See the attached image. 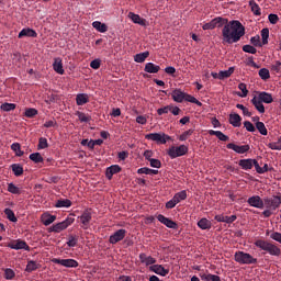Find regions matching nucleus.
<instances>
[{
  "mask_svg": "<svg viewBox=\"0 0 281 281\" xmlns=\"http://www.w3.org/2000/svg\"><path fill=\"white\" fill-rule=\"evenodd\" d=\"M149 271H153V273H156L157 276H161L162 278H166V276H168V273H170V270L166 269L161 265L150 266Z\"/></svg>",
  "mask_w": 281,
  "mask_h": 281,
  "instance_id": "f3484780",
  "label": "nucleus"
},
{
  "mask_svg": "<svg viewBox=\"0 0 281 281\" xmlns=\"http://www.w3.org/2000/svg\"><path fill=\"white\" fill-rule=\"evenodd\" d=\"M145 139H148L149 142H156V144H167L168 142L172 140V137L166 133H150L145 135Z\"/></svg>",
  "mask_w": 281,
  "mask_h": 281,
  "instance_id": "423d86ee",
  "label": "nucleus"
},
{
  "mask_svg": "<svg viewBox=\"0 0 281 281\" xmlns=\"http://www.w3.org/2000/svg\"><path fill=\"white\" fill-rule=\"evenodd\" d=\"M240 122H243V117H240L238 114H229V124H232V126L238 128L240 126Z\"/></svg>",
  "mask_w": 281,
  "mask_h": 281,
  "instance_id": "a878e982",
  "label": "nucleus"
},
{
  "mask_svg": "<svg viewBox=\"0 0 281 281\" xmlns=\"http://www.w3.org/2000/svg\"><path fill=\"white\" fill-rule=\"evenodd\" d=\"M192 133H194V130H189L183 132L180 136H179V140L180 142H186V139H188V137H190L192 135Z\"/></svg>",
  "mask_w": 281,
  "mask_h": 281,
  "instance_id": "052dcab7",
  "label": "nucleus"
},
{
  "mask_svg": "<svg viewBox=\"0 0 281 281\" xmlns=\"http://www.w3.org/2000/svg\"><path fill=\"white\" fill-rule=\"evenodd\" d=\"M0 109L4 111V113H10V111H14V109H16V104L5 102L0 105Z\"/></svg>",
  "mask_w": 281,
  "mask_h": 281,
  "instance_id": "79ce46f5",
  "label": "nucleus"
},
{
  "mask_svg": "<svg viewBox=\"0 0 281 281\" xmlns=\"http://www.w3.org/2000/svg\"><path fill=\"white\" fill-rule=\"evenodd\" d=\"M255 246H257L258 249H261V251H266V254H269L270 256H280L281 254L280 247L265 239H257L255 241Z\"/></svg>",
  "mask_w": 281,
  "mask_h": 281,
  "instance_id": "7ed1b4c3",
  "label": "nucleus"
},
{
  "mask_svg": "<svg viewBox=\"0 0 281 281\" xmlns=\"http://www.w3.org/2000/svg\"><path fill=\"white\" fill-rule=\"evenodd\" d=\"M281 205V196L280 195H272L270 198H263V207L267 210L276 211Z\"/></svg>",
  "mask_w": 281,
  "mask_h": 281,
  "instance_id": "0eeeda50",
  "label": "nucleus"
},
{
  "mask_svg": "<svg viewBox=\"0 0 281 281\" xmlns=\"http://www.w3.org/2000/svg\"><path fill=\"white\" fill-rule=\"evenodd\" d=\"M243 36H245V26L238 20L231 21L222 29V41L228 45L238 43Z\"/></svg>",
  "mask_w": 281,
  "mask_h": 281,
  "instance_id": "f257e3e1",
  "label": "nucleus"
},
{
  "mask_svg": "<svg viewBox=\"0 0 281 281\" xmlns=\"http://www.w3.org/2000/svg\"><path fill=\"white\" fill-rule=\"evenodd\" d=\"M29 158L31 161H33V164H43V161H45L41 153H33L29 156Z\"/></svg>",
  "mask_w": 281,
  "mask_h": 281,
  "instance_id": "e433bc0d",
  "label": "nucleus"
},
{
  "mask_svg": "<svg viewBox=\"0 0 281 281\" xmlns=\"http://www.w3.org/2000/svg\"><path fill=\"white\" fill-rule=\"evenodd\" d=\"M171 98L173 102L181 103L183 101L191 102V104H196L198 106H203V103L194 98L192 94L183 92L181 89H175L171 92Z\"/></svg>",
  "mask_w": 281,
  "mask_h": 281,
  "instance_id": "f03ea898",
  "label": "nucleus"
},
{
  "mask_svg": "<svg viewBox=\"0 0 281 281\" xmlns=\"http://www.w3.org/2000/svg\"><path fill=\"white\" fill-rule=\"evenodd\" d=\"M263 101L259 99V97H254L251 99V104H254L255 109H257L260 113H265V104Z\"/></svg>",
  "mask_w": 281,
  "mask_h": 281,
  "instance_id": "c756f323",
  "label": "nucleus"
},
{
  "mask_svg": "<svg viewBox=\"0 0 281 281\" xmlns=\"http://www.w3.org/2000/svg\"><path fill=\"white\" fill-rule=\"evenodd\" d=\"M74 221H76V218L67 217L65 221L53 225L49 228V232H54L55 234H60V232L67 229V227H69V225H72Z\"/></svg>",
  "mask_w": 281,
  "mask_h": 281,
  "instance_id": "6e6552de",
  "label": "nucleus"
},
{
  "mask_svg": "<svg viewBox=\"0 0 281 281\" xmlns=\"http://www.w3.org/2000/svg\"><path fill=\"white\" fill-rule=\"evenodd\" d=\"M257 98H259L261 102H265V104H271V102H273V97L268 92H260Z\"/></svg>",
  "mask_w": 281,
  "mask_h": 281,
  "instance_id": "7c9ffc66",
  "label": "nucleus"
},
{
  "mask_svg": "<svg viewBox=\"0 0 281 281\" xmlns=\"http://www.w3.org/2000/svg\"><path fill=\"white\" fill-rule=\"evenodd\" d=\"M123 238H126V229L121 228L110 236L109 243L111 245H117Z\"/></svg>",
  "mask_w": 281,
  "mask_h": 281,
  "instance_id": "9d476101",
  "label": "nucleus"
},
{
  "mask_svg": "<svg viewBox=\"0 0 281 281\" xmlns=\"http://www.w3.org/2000/svg\"><path fill=\"white\" fill-rule=\"evenodd\" d=\"M209 135H215L220 142H229V136L223 134L221 131L210 130Z\"/></svg>",
  "mask_w": 281,
  "mask_h": 281,
  "instance_id": "c85d7f7f",
  "label": "nucleus"
},
{
  "mask_svg": "<svg viewBox=\"0 0 281 281\" xmlns=\"http://www.w3.org/2000/svg\"><path fill=\"white\" fill-rule=\"evenodd\" d=\"M67 245H68L69 247H76V245H78V236L70 235V236L68 237Z\"/></svg>",
  "mask_w": 281,
  "mask_h": 281,
  "instance_id": "4d7b16f0",
  "label": "nucleus"
},
{
  "mask_svg": "<svg viewBox=\"0 0 281 281\" xmlns=\"http://www.w3.org/2000/svg\"><path fill=\"white\" fill-rule=\"evenodd\" d=\"M234 74V67H229L227 70L220 71V80H225V78H229Z\"/></svg>",
  "mask_w": 281,
  "mask_h": 281,
  "instance_id": "c03bdc74",
  "label": "nucleus"
},
{
  "mask_svg": "<svg viewBox=\"0 0 281 281\" xmlns=\"http://www.w3.org/2000/svg\"><path fill=\"white\" fill-rule=\"evenodd\" d=\"M268 148H270V150H281V136L277 142L269 143Z\"/></svg>",
  "mask_w": 281,
  "mask_h": 281,
  "instance_id": "49530a36",
  "label": "nucleus"
},
{
  "mask_svg": "<svg viewBox=\"0 0 281 281\" xmlns=\"http://www.w3.org/2000/svg\"><path fill=\"white\" fill-rule=\"evenodd\" d=\"M243 52H245L246 54H256L258 52V49H256V47H254L251 45H244Z\"/></svg>",
  "mask_w": 281,
  "mask_h": 281,
  "instance_id": "13d9d810",
  "label": "nucleus"
},
{
  "mask_svg": "<svg viewBox=\"0 0 281 281\" xmlns=\"http://www.w3.org/2000/svg\"><path fill=\"white\" fill-rule=\"evenodd\" d=\"M127 18L131 19L136 25H142L143 27H145L146 25V19H143L142 16H139V14L130 12L127 14Z\"/></svg>",
  "mask_w": 281,
  "mask_h": 281,
  "instance_id": "aec40b11",
  "label": "nucleus"
},
{
  "mask_svg": "<svg viewBox=\"0 0 281 281\" xmlns=\"http://www.w3.org/2000/svg\"><path fill=\"white\" fill-rule=\"evenodd\" d=\"M45 148H49V143H47V138L41 137L38 139L37 150H45Z\"/></svg>",
  "mask_w": 281,
  "mask_h": 281,
  "instance_id": "a18cd8bd",
  "label": "nucleus"
},
{
  "mask_svg": "<svg viewBox=\"0 0 281 281\" xmlns=\"http://www.w3.org/2000/svg\"><path fill=\"white\" fill-rule=\"evenodd\" d=\"M236 215H232V216H225V215H215V220L217 221V223H228L232 224L234 223V221H236Z\"/></svg>",
  "mask_w": 281,
  "mask_h": 281,
  "instance_id": "cd10ccee",
  "label": "nucleus"
},
{
  "mask_svg": "<svg viewBox=\"0 0 281 281\" xmlns=\"http://www.w3.org/2000/svg\"><path fill=\"white\" fill-rule=\"evenodd\" d=\"M249 8H250L251 12L255 14V16H260V14H262L260 5H258V3H256V1L250 0Z\"/></svg>",
  "mask_w": 281,
  "mask_h": 281,
  "instance_id": "2f4dec72",
  "label": "nucleus"
},
{
  "mask_svg": "<svg viewBox=\"0 0 281 281\" xmlns=\"http://www.w3.org/2000/svg\"><path fill=\"white\" fill-rule=\"evenodd\" d=\"M53 69L56 71V74H59V76L65 74V69L63 68V59H60V57L54 59Z\"/></svg>",
  "mask_w": 281,
  "mask_h": 281,
  "instance_id": "4be33fe9",
  "label": "nucleus"
},
{
  "mask_svg": "<svg viewBox=\"0 0 281 281\" xmlns=\"http://www.w3.org/2000/svg\"><path fill=\"white\" fill-rule=\"evenodd\" d=\"M41 221H42L43 225H45V227H49V225H52V223H54V221H56V215H52L49 213H44L41 216Z\"/></svg>",
  "mask_w": 281,
  "mask_h": 281,
  "instance_id": "412c9836",
  "label": "nucleus"
},
{
  "mask_svg": "<svg viewBox=\"0 0 281 281\" xmlns=\"http://www.w3.org/2000/svg\"><path fill=\"white\" fill-rule=\"evenodd\" d=\"M76 115L80 122H91V116L85 114V112H77Z\"/></svg>",
  "mask_w": 281,
  "mask_h": 281,
  "instance_id": "6e6d98bb",
  "label": "nucleus"
},
{
  "mask_svg": "<svg viewBox=\"0 0 281 281\" xmlns=\"http://www.w3.org/2000/svg\"><path fill=\"white\" fill-rule=\"evenodd\" d=\"M117 172H122V167H120V165H112L106 168L105 177L111 181L113 179V175H117Z\"/></svg>",
  "mask_w": 281,
  "mask_h": 281,
  "instance_id": "a211bd4d",
  "label": "nucleus"
},
{
  "mask_svg": "<svg viewBox=\"0 0 281 281\" xmlns=\"http://www.w3.org/2000/svg\"><path fill=\"white\" fill-rule=\"evenodd\" d=\"M226 148H228V150H234L235 153H237L238 155H245V153H249V145H236L234 143H228L226 145Z\"/></svg>",
  "mask_w": 281,
  "mask_h": 281,
  "instance_id": "f8f14e48",
  "label": "nucleus"
},
{
  "mask_svg": "<svg viewBox=\"0 0 281 281\" xmlns=\"http://www.w3.org/2000/svg\"><path fill=\"white\" fill-rule=\"evenodd\" d=\"M25 117H35V115H38V110L34 108H29L24 112Z\"/></svg>",
  "mask_w": 281,
  "mask_h": 281,
  "instance_id": "603ef678",
  "label": "nucleus"
},
{
  "mask_svg": "<svg viewBox=\"0 0 281 281\" xmlns=\"http://www.w3.org/2000/svg\"><path fill=\"white\" fill-rule=\"evenodd\" d=\"M78 218L82 225L81 227L83 229H89V223H91V218H92L91 211L90 210L83 211L81 216H79Z\"/></svg>",
  "mask_w": 281,
  "mask_h": 281,
  "instance_id": "2eb2a0df",
  "label": "nucleus"
},
{
  "mask_svg": "<svg viewBox=\"0 0 281 281\" xmlns=\"http://www.w3.org/2000/svg\"><path fill=\"white\" fill-rule=\"evenodd\" d=\"M213 23H214V27H226L227 25H229V20L225 19V18H214L213 19Z\"/></svg>",
  "mask_w": 281,
  "mask_h": 281,
  "instance_id": "393cba45",
  "label": "nucleus"
},
{
  "mask_svg": "<svg viewBox=\"0 0 281 281\" xmlns=\"http://www.w3.org/2000/svg\"><path fill=\"white\" fill-rule=\"evenodd\" d=\"M235 262L239 265H256L258 263V259L245 251H237L235 252Z\"/></svg>",
  "mask_w": 281,
  "mask_h": 281,
  "instance_id": "20e7f679",
  "label": "nucleus"
},
{
  "mask_svg": "<svg viewBox=\"0 0 281 281\" xmlns=\"http://www.w3.org/2000/svg\"><path fill=\"white\" fill-rule=\"evenodd\" d=\"M198 227H200V229H212V222L203 217L198 222Z\"/></svg>",
  "mask_w": 281,
  "mask_h": 281,
  "instance_id": "473e14b6",
  "label": "nucleus"
},
{
  "mask_svg": "<svg viewBox=\"0 0 281 281\" xmlns=\"http://www.w3.org/2000/svg\"><path fill=\"white\" fill-rule=\"evenodd\" d=\"M261 38L262 45H267L269 43V30L267 27L261 30Z\"/></svg>",
  "mask_w": 281,
  "mask_h": 281,
  "instance_id": "8fccbe9b",
  "label": "nucleus"
},
{
  "mask_svg": "<svg viewBox=\"0 0 281 281\" xmlns=\"http://www.w3.org/2000/svg\"><path fill=\"white\" fill-rule=\"evenodd\" d=\"M8 192H11V194H21V189L19 187L14 186V183H9Z\"/></svg>",
  "mask_w": 281,
  "mask_h": 281,
  "instance_id": "864d4df0",
  "label": "nucleus"
},
{
  "mask_svg": "<svg viewBox=\"0 0 281 281\" xmlns=\"http://www.w3.org/2000/svg\"><path fill=\"white\" fill-rule=\"evenodd\" d=\"M25 36L29 38H36V36H38V33H36L34 29L26 27L19 33L18 38H23Z\"/></svg>",
  "mask_w": 281,
  "mask_h": 281,
  "instance_id": "6ab92c4d",
  "label": "nucleus"
},
{
  "mask_svg": "<svg viewBox=\"0 0 281 281\" xmlns=\"http://www.w3.org/2000/svg\"><path fill=\"white\" fill-rule=\"evenodd\" d=\"M176 203H181V201H186L188 199V192L182 190L173 195Z\"/></svg>",
  "mask_w": 281,
  "mask_h": 281,
  "instance_id": "72a5a7b5",
  "label": "nucleus"
},
{
  "mask_svg": "<svg viewBox=\"0 0 281 281\" xmlns=\"http://www.w3.org/2000/svg\"><path fill=\"white\" fill-rule=\"evenodd\" d=\"M36 269H38V263L34 260H30L26 265L25 271L27 273H32V271H36Z\"/></svg>",
  "mask_w": 281,
  "mask_h": 281,
  "instance_id": "37998d69",
  "label": "nucleus"
},
{
  "mask_svg": "<svg viewBox=\"0 0 281 281\" xmlns=\"http://www.w3.org/2000/svg\"><path fill=\"white\" fill-rule=\"evenodd\" d=\"M160 69L161 67L155 65L154 63H147L145 65L144 71H146V74H159Z\"/></svg>",
  "mask_w": 281,
  "mask_h": 281,
  "instance_id": "bb28decb",
  "label": "nucleus"
},
{
  "mask_svg": "<svg viewBox=\"0 0 281 281\" xmlns=\"http://www.w3.org/2000/svg\"><path fill=\"white\" fill-rule=\"evenodd\" d=\"M259 77L261 78V80H269V78H271V74L269 72V69L261 68L259 70Z\"/></svg>",
  "mask_w": 281,
  "mask_h": 281,
  "instance_id": "09e8293b",
  "label": "nucleus"
},
{
  "mask_svg": "<svg viewBox=\"0 0 281 281\" xmlns=\"http://www.w3.org/2000/svg\"><path fill=\"white\" fill-rule=\"evenodd\" d=\"M247 203L250 204L251 207H257L258 210H262V207H265V200L260 199L259 195L250 196L247 200Z\"/></svg>",
  "mask_w": 281,
  "mask_h": 281,
  "instance_id": "dca6fc26",
  "label": "nucleus"
},
{
  "mask_svg": "<svg viewBox=\"0 0 281 281\" xmlns=\"http://www.w3.org/2000/svg\"><path fill=\"white\" fill-rule=\"evenodd\" d=\"M149 165L151 168H161V160L159 159H149Z\"/></svg>",
  "mask_w": 281,
  "mask_h": 281,
  "instance_id": "69168bd1",
  "label": "nucleus"
},
{
  "mask_svg": "<svg viewBox=\"0 0 281 281\" xmlns=\"http://www.w3.org/2000/svg\"><path fill=\"white\" fill-rule=\"evenodd\" d=\"M4 214L8 221H11V223H16V221H19V218H16V215L14 214V211H12L11 209H5Z\"/></svg>",
  "mask_w": 281,
  "mask_h": 281,
  "instance_id": "a19ab883",
  "label": "nucleus"
},
{
  "mask_svg": "<svg viewBox=\"0 0 281 281\" xmlns=\"http://www.w3.org/2000/svg\"><path fill=\"white\" fill-rule=\"evenodd\" d=\"M11 150H13V153H15L16 157H23V155H25V153L23 150H21V144H19V143H13L11 145Z\"/></svg>",
  "mask_w": 281,
  "mask_h": 281,
  "instance_id": "ea45409f",
  "label": "nucleus"
},
{
  "mask_svg": "<svg viewBox=\"0 0 281 281\" xmlns=\"http://www.w3.org/2000/svg\"><path fill=\"white\" fill-rule=\"evenodd\" d=\"M268 21H270V23L272 25H276L278 23V21H280V18L278 16V14H274V13H270L268 15Z\"/></svg>",
  "mask_w": 281,
  "mask_h": 281,
  "instance_id": "e2e57ef3",
  "label": "nucleus"
},
{
  "mask_svg": "<svg viewBox=\"0 0 281 281\" xmlns=\"http://www.w3.org/2000/svg\"><path fill=\"white\" fill-rule=\"evenodd\" d=\"M89 102V94L87 93H79L76 97V104L77 106H85Z\"/></svg>",
  "mask_w": 281,
  "mask_h": 281,
  "instance_id": "5701e85b",
  "label": "nucleus"
},
{
  "mask_svg": "<svg viewBox=\"0 0 281 281\" xmlns=\"http://www.w3.org/2000/svg\"><path fill=\"white\" fill-rule=\"evenodd\" d=\"M16 276V273L14 272V270L7 268L4 270V278L5 280H14V277Z\"/></svg>",
  "mask_w": 281,
  "mask_h": 281,
  "instance_id": "5fc2aeb1",
  "label": "nucleus"
},
{
  "mask_svg": "<svg viewBox=\"0 0 281 281\" xmlns=\"http://www.w3.org/2000/svg\"><path fill=\"white\" fill-rule=\"evenodd\" d=\"M92 27L97 30V32H100L101 34H104L105 32H109V26L105 23H102L100 21H94L92 23Z\"/></svg>",
  "mask_w": 281,
  "mask_h": 281,
  "instance_id": "b1692460",
  "label": "nucleus"
},
{
  "mask_svg": "<svg viewBox=\"0 0 281 281\" xmlns=\"http://www.w3.org/2000/svg\"><path fill=\"white\" fill-rule=\"evenodd\" d=\"M238 89H239V91H241V92H238L237 95H238L239 98H247V95L249 94V90H247V85L240 82V83L238 85Z\"/></svg>",
  "mask_w": 281,
  "mask_h": 281,
  "instance_id": "c9c22d12",
  "label": "nucleus"
},
{
  "mask_svg": "<svg viewBox=\"0 0 281 281\" xmlns=\"http://www.w3.org/2000/svg\"><path fill=\"white\" fill-rule=\"evenodd\" d=\"M256 172H258V175H265V172H269V165L265 164L263 167H260V164L257 162Z\"/></svg>",
  "mask_w": 281,
  "mask_h": 281,
  "instance_id": "3c124183",
  "label": "nucleus"
},
{
  "mask_svg": "<svg viewBox=\"0 0 281 281\" xmlns=\"http://www.w3.org/2000/svg\"><path fill=\"white\" fill-rule=\"evenodd\" d=\"M148 56H150L149 52L139 53L134 56V60L135 63H144Z\"/></svg>",
  "mask_w": 281,
  "mask_h": 281,
  "instance_id": "58836bf2",
  "label": "nucleus"
},
{
  "mask_svg": "<svg viewBox=\"0 0 281 281\" xmlns=\"http://www.w3.org/2000/svg\"><path fill=\"white\" fill-rule=\"evenodd\" d=\"M55 207H71V200L69 199H60L55 203Z\"/></svg>",
  "mask_w": 281,
  "mask_h": 281,
  "instance_id": "f704fd0d",
  "label": "nucleus"
},
{
  "mask_svg": "<svg viewBox=\"0 0 281 281\" xmlns=\"http://www.w3.org/2000/svg\"><path fill=\"white\" fill-rule=\"evenodd\" d=\"M52 262H54V265H61V267H66L67 269H76V267H78V262L75 259L53 258Z\"/></svg>",
  "mask_w": 281,
  "mask_h": 281,
  "instance_id": "1a4fd4ad",
  "label": "nucleus"
},
{
  "mask_svg": "<svg viewBox=\"0 0 281 281\" xmlns=\"http://www.w3.org/2000/svg\"><path fill=\"white\" fill-rule=\"evenodd\" d=\"M250 43L251 45H254L255 47H262V43H260V35L254 36L250 38Z\"/></svg>",
  "mask_w": 281,
  "mask_h": 281,
  "instance_id": "bf43d9fd",
  "label": "nucleus"
},
{
  "mask_svg": "<svg viewBox=\"0 0 281 281\" xmlns=\"http://www.w3.org/2000/svg\"><path fill=\"white\" fill-rule=\"evenodd\" d=\"M157 221H159V223H162V225H165L169 229H179V224H177V222L166 217L165 215L159 214L157 216Z\"/></svg>",
  "mask_w": 281,
  "mask_h": 281,
  "instance_id": "ddd939ff",
  "label": "nucleus"
},
{
  "mask_svg": "<svg viewBox=\"0 0 281 281\" xmlns=\"http://www.w3.org/2000/svg\"><path fill=\"white\" fill-rule=\"evenodd\" d=\"M8 247L10 249H15V251H19L20 249H24V251H30V246L25 240L16 239L11 241Z\"/></svg>",
  "mask_w": 281,
  "mask_h": 281,
  "instance_id": "9b49d317",
  "label": "nucleus"
},
{
  "mask_svg": "<svg viewBox=\"0 0 281 281\" xmlns=\"http://www.w3.org/2000/svg\"><path fill=\"white\" fill-rule=\"evenodd\" d=\"M244 126L246 127V131H248V133H256V126H254V123L245 121Z\"/></svg>",
  "mask_w": 281,
  "mask_h": 281,
  "instance_id": "680f3d73",
  "label": "nucleus"
},
{
  "mask_svg": "<svg viewBox=\"0 0 281 281\" xmlns=\"http://www.w3.org/2000/svg\"><path fill=\"white\" fill-rule=\"evenodd\" d=\"M188 146L187 145H180V146H171L167 150V155L170 157V159H177V157H183V155H188Z\"/></svg>",
  "mask_w": 281,
  "mask_h": 281,
  "instance_id": "39448f33",
  "label": "nucleus"
},
{
  "mask_svg": "<svg viewBox=\"0 0 281 281\" xmlns=\"http://www.w3.org/2000/svg\"><path fill=\"white\" fill-rule=\"evenodd\" d=\"M170 109H171V104L170 105H166L164 108H159L157 110V113H158V115H164V114L170 113Z\"/></svg>",
  "mask_w": 281,
  "mask_h": 281,
  "instance_id": "338daca9",
  "label": "nucleus"
},
{
  "mask_svg": "<svg viewBox=\"0 0 281 281\" xmlns=\"http://www.w3.org/2000/svg\"><path fill=\"white\" fill-rule=\"evenodd\" d=\"M257 131H259L260 135H268L267 126H265V123L262 122H257L256 124Z\"/></svg>",
  "mask_w": 281,
  "mask_h": 281,
  "instance_id": "de8ad7c7",
  "label": "nucleus"
},
{
  "mask_svg": "<svg viewBox=\"0 0 281 281\" xmlns=\"http://www.w3.org/2000/svg\"><path fill=\"white\" fill-rule=\"evenodd\" d=\"M271 70L276 71V74H280L281 72V61L277 60L272 66H271Z\"/></svg>",
  "mask_w": 281,
  "mask_h": 281,
  "instance_id": "774afa93",
  "label": "nucleus"
},
{
  "mask_svg": "<svg viewBox=\"0 0 281 281\" xmlns=\"http://www.w3.org/2000/svg\"><path fill=\"white\" fill-rule=\"evenodd\" d=\"M238 166L241 167V170H251L254 167L256 169V166H258V160L251 158L240 159L238 161Z\"/></svg>",
  "mask_w": 281,
  "mask_h": 281,
  "instance_id": "4468645a",
  "label": "nucleus"
},
{
  "mask_svg": "<svg viewBox=\"0 0 281 281\" xmlns=\"http://www.w3.org/2000/svg\"><path fill=\"white\" fill-rule=\"evenodd\" d=\"M11 170L15 177H21V175H23V166L19 164L11 165Z\"/></svg>",
  "mask_w": 281,
  "mask_h": 281,
  "instance_id": "4c0bfd02",
  "label": "nucleus"
},
{
  "mask_svg": "<svg viewBox=\"0 0 281 281\" xmlns=\"http://www.w3.org/2000/svg\"><path fill=\"white\" fill-rule=\"evenodd\" d=\"M202 278H204V280L207 281H221V277L216 276V274H204Z\"/></svg>",
  "mask_w": 281,
  "mask_h": 281,
  "instance_id": "0e129e2a",
  "label": "nucleus"
}]
</instances>
